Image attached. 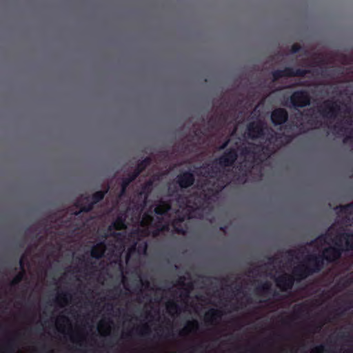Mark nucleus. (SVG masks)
Wrapping results in <instances>:
<instances>
[{
  "label": "nucleus",
  "instance_id": "nucleus-1",
  "mask_svg": "<svg viewBox=\"0 0 353 353\" xmlns=\"http://www.w3.org/2000/svg\"><path fill=\"white\" fill-rule=\"evenodd\" d=\"M199 172L205 182L199 189V195L194 192L188 197L181 196L183 189L192 185L194 181L192 173L185 172L177 176L180 193L170 195L172 203L161 200L141 216L152 188L153 181L150 179L134 196L126 212L120 214L109 226L105 240L92 248V258L99 259L104 256L110 263L118 265L126 295L136 294L140 303L151 302L150 297L143 296L145 291L150 290V284L142 279L139 270L147 250L145 238L149 235L157 236L161 232L168 231L170 225L178 233L185 234L186 229L181 223L185 219L195 217L211 195L219 192L229 182L228 176L225 180H220L221 175L213 170V165L201 168Z\"/></svg>",
  "mask_w": 353,
  "mask_h": 353
},
{
  "label": "nucleus",
  "instance_id": "nucleus-2",
  "mask_svg": "<svg viewBox=\"0 0 353 353\" xmlns=\"http://www.w3.org/2000/svg\"><path fill=\"white\" fill-rule=\"evenodd\" d=\"M313 253L307 256L303 261L294 267L292 274H284L276 279V285L283 291L291 289L294 280L301 281L313 272L319 271L325 261L331 262L339 259L342 251L353 249V234L349 232H335L333 225L325 234L312 241Z\"/></svg>",
  "mask_w": 353,
  "mask_h": 353
},
{
  "label": "nucleus",
  "instance_id": "nucleus-3",
  "mask_svg": "<svg viewBox=\"0 0 353 353\" xmlns=\"http://www.w3.org/2000/svg\"><path fill=\"white\" fill-rule=\"evenodd\" d=\"M247 137L252 139H259V144L249 143L248 148L243 147V143L240 139L239 143L236 142L234 147L221 156L216 164L223 168L230 166L236 159L240 153L244 158L241 163L240 170L243 174L251 172L255 165L270 157L283 145L282 137L268 128L261 120L251 123L247 128Z\"/></svg>",
  "mask_w": 353,
  "mask_h": 353
},
{
  "label": "nucleus",
  "instance_id": "nucleus-4",
  "mask_svg": "<svg viewBox=\"0 0 353 353\" xmlns=\"http://www.w3.org/2000/svg\"><path fill=\"white\" fill-rule=\"evenodd\" d=\"M295 76L303 77L306 76L311 77V79L308 81H299L298 83L299 84L307 85H319L324 83V81L321 80L316 76L314 69H312V71L302 69H297L294 70L292 68H287L284 70H276L272 74L274 81H276L281 78H284V80L286 81V85H285L283 88L290 87L291 85H294V83H288V77Z\"/></svg>",
  "mask_w": 353,
  "mask_h": 353
},
{
  "label": "nucleus",
  "instance_id": "nucleus-5",
  "mask_svg": "<svg viewBox=\"0 0 353 353\" xmlns=\"http://www.w3.org/2000/svg\"><path fill=\"white\" fill-rule=\"evenodd\" d=\"M191 289L192 285L184 283L177 288L174 299L166 303V310L170 316L174 317L181 313V307L178 302L184 305L188 304Z\"/></svg>",
  "mask_w": 353,
  "mask_h": 353
},
{
  "label": "nucleus",
  "instance_id": "nucleus-6",
  "mask_svg": "<svg viewBox=\"0 0 353 353\" xmlns=\"http://www.w3.org/2000/svg\"><path fill=\"white\" fill-rule=\"evenodd\" d=\"M105 195L102 191L97 192L91 197L82 196L77 202V206L80 208L79 212H74V217L77 216L81 212H88L93 208V205L101 201Z\"/></svg>",
  "mask_w": 353,
  "mask_h": 353
},
{
  "label": "nucleus",
  "instance_id": "nucleus-7",
  "mask_svg": "<svg viewBox=\"0 0 353 353\" xmlns=\"http://www.w3.org/2000/svg\"><path fill=\"white\" fill-rule=\"evenodd\" d=\"M95 266L90 261L85 259V256L79 259L78 265L74 267V272L76 273L75 277L80 280L81 278L86 279L87 276L95 270Z\"/></svg>",
  "mask_w": 353,
  "mask_h": 353
},
{
  "label": "nucleus",
  "instance_id": "nucleus-8",
  "mask_svg": "<svg viewBox=\"0 0 353 353\" xmlns=\"http://www.w3.org/2000/svg\"><path fill=\"white\" fill-rule=\"evenodd\" d=\"M150 159L146 158L138 165L137 169L134 171L133 174H132L128 178L124 179L123 180L120 194L117 201V203H119V201L122 199V197L125 194L128 185L130 183V182H132L137 177V176L145 168H146L150 164Z\"/></svg>",
  "mask_w": 353,
  "mask_h": 353
},
{
  "label": "nucleus",
  "instance_id": "nucleus-9",
  "mask_svg": "<svg viewBox=\"0 0 353 353\" xmlns=\"http://www.w3.org/2000/svg\"><path fill=\"white\" fill-rule=\"evenodd\" d=\"M310 96L307 92H295L290 98V102L294 107H304L310 104Z\"/></svg>",
  "mask_w": 353,
  "mask_h": 353
},
{
  "label": "nucleus",
  "instance_id": "nucleus-10",
  "mask_svg": "<svg viewBox=\"0 0 353 353\" xmlns=\"http://www.w3.org/2000/svg\"><path fill=\"white\" fill-rule=\"evenodd\" d=\"M223 316V312L219 309H210L205 314V321L210 325H215Z\"/></svg>",
  "mask_w": 353,
  "mask_h": 353
},
{
  "label": "nucleus",
  "instance_id": "nucleus-11",
  "mask_svg": "<svg viewBox=\"0 0 353 353\" xmlns=\"http://www.w3.org/2000/svg\"><path fill=\"white\" fill-rule=\"evenodd\" d=\"M113 321L110 319L103 318L100 320L98 324V330L103 336H109L112 331Z\"/></svg>",
  "mask_w": 353,
  "mask_h": 353
},
{
  "label": "nucleus",
  "instance_id": "nucleus-12",
  "mask_svg": "<svg viewBox=\"0 0 353 353\" xmlns=\"http://www.w3.org/2000/svg\"><path fill=\"white\" fill-rule=\"evenodd\" d=\"M271 119L274 125H280L286 121L288 113L285 110L278 108L272 112Z\"/></svg>",
  "mask_w": 353,
  "mask_h": 353
},
{
  "label": "nucleus",
  "instance_id": "nucleus-13",
  "mask_svg": "<svg viewBox=\"0 0 353 353\" xmlns=\"http://www.w3.org/2000/svg\"><path fill=\"white\" fill-rule=\"evenodd\" d=\"M57 303L61 308L68 305L72 300V295L68 292H60L56 298Z\"/></svg>",
  "mask_w": 353,
  "mask_h": 353
},
{
  "label": "nucleus",
  "instance_id": "nucleus-14",
  "mask_svg": "<svg viewBox=\"0 0 353 353\" xmlns=\"http://www.w3.org/2000/svg\"><path fill=\"white\" fill-rule=\"evenodd\" d=\"M69 323L70 320L68 317L64 314H59L55 320L57 329L61 333H64L65 332L66 327Z\"/></svg>",
  "mask_w": 353,
  "mask_h": 353
},
{
  "label": "nucleus",
  "instance_id": "nucleus-15",
  "mask_svg": "<svg viewBox=\"0 0 353 353\" xmlns=\"http://www.w3.org/2000/svg\"><path fill=\"white\" fill-rule=\"evenodd\" d=\"M27 261V256L26 255H23L20 259L19 265L20 268L21 269V271L19 272L12 279V285L14 286L17 285L19 283H20L24 276L25 274V263Z\"/></svg>",
  "mask_w": 353,
  "mask_h": 353
},
{
  "label": "nucleus",
  "instance_id": "nucleus-16",
  "mask_svg": "<svg viewBox=\"0 0 353 353\" xmlns=\"http://www.w3.org/2000/svg\"><path fill=\"white\" fill-rule=\"evenodd\" d=\"M340 208V212L343 216L345 222L347 223V221L353 219V203Z\"/></svg>",
  "mask_w": 353,
  "mask_h": 353
},
{
  "label": "nucleus",
  "instance_id": "nucleus-17",
  "mask_svg": "<svg viewBox=\"0 0 353 353\" xmlns=\"http://www.w3.org/2000/svg\"><path fill=\"white\" fill-rule=\"evenodd\" d=\"M185 326L188 327V330L190 334H196L199 328V324L196 320L188 321Z\"/></svg>",
  "mask_w": 353,
  "mask_h": 353
},
{
  "label": "nucleus",
  "instance_id": "nucleus-18",
  "mask_svg": "<svg viewBox=\"0 0 353 353\" xmlns=\"http://www.w3.org/2000/svg\"><path fill=\"white\" fill-rule=\"evenodd\" d=\"M137 332L141 336H147L150 334L151 328L148 322H145L137 327Z\"/></svg>",
  "mask_w": 353,
  "mask_h": 353
},
{
  "label": "nucleus",
  "instance_id": "nucleus-19",
  "mask_svg": "<svg viewBox=\"0 0 353 353\" xmlns=\"http://www.w3.org/2000/svg\"><path fill=\"white\" fill-rule=\"evenodd\" d=\"M239 127V123L236 124V125L235 126V128L233 129L232 132H231V134H230V138L229 139V140L225 142L222 146L220 147V149H223L224 148L226 147V145L229 143H232V140L234 138L235 135H236V133L238 130V128Z\"/></svg>",
  "mask_w": 353,
  "mask_h": 353
},
{
  "label": "nucleus",
  "instance_id": "nucleus-20",
  "mask_svg": "<svg viewBox=\"0 0 353 353\" xmlns=\"http://www.w3.org/2000/svg\"><path fill=\"white\" fill-rule=\"evenodd\" d=\"M68 249V247L66 248L64 245V243L61 241L60 240H56V250L59 254L60 252H63L64 249Z\"/></svg>",
  "mask_w": 353,
  "mask_h": 353
},
{
  "label": "nucleus",
  "instance_id": "nucleus-21",
  "mask_svg": "<svg viewBox=\"0 0 353 353\" xmlns=\"http://www.w3.org/2000/svg\"><path fill=\"white\" fill-rule=\"evenodd\" d=\"M189 334H190V333L188 332V327H185V326L179 331V335L181 336H187Z\"/></svg>",
  "mask_w": 353,
  "mask_h": 353
},
{
  "label": "nucleus",
  "instance_id": "nucleus-22",
  "mask_svg": "<svg viewBox=\"0 0 353 353\" xmlns=\"http://www.w3.org/2000/svg\"><path fill=\"white\" fill-rule=\"evenodd\" d=\"M121 290H120L119 292H116L113 294L112 299L113 300H117L119 299L120 296H121Z\"/></svg>",
  "mask_w": 353,
  "mask_h": 353
},
{
  "label": "nucleus",
  "instance_id": "nucleus-23",
  "mask_svg": "<svg viewBox=\"0 0 353 353\" xmlns=\"http://www.w3.org/2000/svg\"><path fill=\"white\" fill-rule=\"evenodd\" d=\"M336 89V87L335 86H333V85H331L330 86V88H326V91L327 92V93L329 92L330 90H332V92L334 93V90Z\"/></svg>",
  "mask_w": 353,
  "mask_h": 353
},
{
  "label": "nucleus",
  "instance_id": "nucleus-24",
  "mask_svg": "<svg viewBox=\"0 0 353 353\" xmlns=\"http://www.w3.org/2000/svg\"><path fill=\"white\" fill-rule=\"evenodd\" d=\"M299 48L296 45H294L292 47V52H296L298 51Z\"/></svg>",
  "mask_w": 353,
  "mask_h": 353
},
{
  "label": "nucleus",
  "instance_id": "nucleus-25",
  "mask_svg": "<svg viewBox=\"0 0 353 353\" xmlns=\"http://www.w3.org/2000/svg\"><path fill=\"white\" fill-rule=\"evenodd\" d=\"M70 252L72 253V256H74V252L72 249H70Z\"/></svg>",
  "mask_w": 353,
  "mask_h": 353
},
{
  "label": "nucleus",
  "instance_id": "nucleus-26",
  "mask_svg": "<svg viewBox=\"0 0 353 353\" xmlns=\"http://www.w3.org/2000/svg\"><path fill=\"white\" fill-rule=\"evenodd\" d=\"M268 288H269L268 284V283H265V284L264 285V288L268 289Z\"/></svg>",
  "mask_w": 353,
  "mask_h": 353
},
{
  "label": "nucleus",
  "instance_id": "nucleus-27",
  "mask_svg": "<svg viewBox=\"0 0 353 353\" xmlns=\"http://www.w3.org/2000/svg\"><path fill=\"white\" fill-rule=\"evenodd\" d=\"M65 227H67V228L70 227V224H68V223H65Z\"/></svg>",
  "mask_w": 353,
  "mask_h": 353
},
{
  "label": "nucleus",
  "instance_id": "nucleus-28",
  "mask_svg": "<svg viewBox=\"0 0 353 353\" xmlns=\"http://www.w3.org/2000/svg\"><path fill=\"white\" fill-rule=\"evenodd\" d=\"M312 128H317V125L316 124H315V125L312 124Z\"/></svg>",
  "mask_w": 353,
  "mask_h": 353
},
{
  "label": "nucleus",
  "instance_id": "nucleus-29",
  "mask_svg": "<svg viewBox=\"0 0 353 353\" xmlns=\"http://www.w3.org/2000/svg\"><path fill=\"white\" fill-rule=\"evenodd\" d=\"M110 310H112V308H113L112 305H110Z\"/></svg>",
  "mask_w": 353,
  "mask_h": 353
},
{
  "label": "nucleus",
  "instance_id": "nucleus-30",
  "mask_svg": "<svg viewBox=\"0 0 353 353\" xmlns=\"http://www.w3.org/2000/svg\"><path fill=\"white\" fill-rule=\"evenodd\" d=\"M285 139H287V140H286V142H289V141H290V140H289V139H288V138H286V137H285Z\"/></svg>",
  "mask_w": 353,
  "mask_h": 353
},
{
  "label": "nucleus",
  "instance_id": "nucleus-31",
  "mask_svg": "<svg viewBox=\"0 0 353 353\" xmlns=\"http://www.w3.org/2000/svg\"><path fill=\"white\" fill-rule=\"evenodd\" d=\"M347 222H352L353 223V219H351L350 221H347Z\"/></svg>",
  "mask_w": 353,
  "mask_h": 353
}]
</instances>
